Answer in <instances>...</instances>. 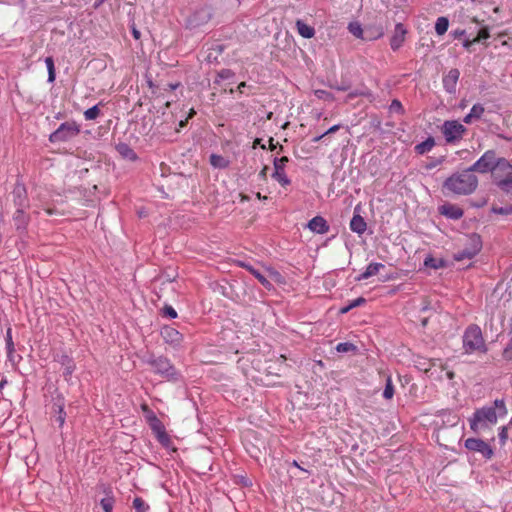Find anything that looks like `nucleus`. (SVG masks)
<instances>
[{"label": "nucleus", "instance_id": "bf43d9fd", "mask_svg": "<svg viewBox=\"0 0 512 512\" xmlns=\"http://www.w3.org/2000/svg\"><path fill=\"white\" fill-rule=\"evenodd\" d=\"M450 35L454 39H460L461 37L466 35V30H464V29H455V30L450 32Z\"/></svg>", "mask_w": 512, "mask_h": 512}, {"label": "nucleus", "instance_id": "774afa93", "mask_svg": "<svg viewBox=\"0 0 512 512\" xmlns=\"http://www.w3.org/2000/svg\"><path fill=\"white\" fill-rule=\"evenodd\" d=\"M510 34L511 32L509 30H505V31H502L500 32L497 37L498 38H503V37H510Z\"/></svg>", "mask_w": 512, "mask_h": 512}, {"label": "nucleus", "instance_id": "5fc2aeb1", "mask_svg": "<svg viewBox=\"0 0 512 512\" xmlns=\"http://www.w3.org/2000/svg\"><path fill=\"white\" fill-rule=\"evenodd\" d=\"M502 356L506 361L512 360V338L509 340L508 344L504 348Z\"/></svg>", "mask_w": 512, "mask_h": 512}, {"label": "nucleus", "instance_id": "e2e57ef3", "mask_svg": "<svg viewBox=\"0 0 512 512\" xmlns=\"http://www.w3.org/2000/svg\"><path fill=\"white\" fill-rule=\"evenodd\" d=\"M339 129H340V125L336 124V125L331 126L328 130H326L324 132V134H325V136L329 135V134H333V133L337 132Z\"/></svg>", "mask_w": 512, "mask_h": 512}, {"label": "nucleus", "instance_id": "c03bdc74", "mask_svg": "<svg viewBox=\"0 0 512 512\" xmlns=\"http://www.w3.org/2000/svg\"><path fill=\"white\" fill-rule=\"evenodd\" d=\"M216 74L221 81H229V83L233 82L236 75L231 69H221L220 71H217Z\"/></svg>", "mask_w": 512, "mask_h": 512}, {"label": "nucleus", "instance_id": "c85d7f7f", "mask_svg": "<svg viewBox=\"0 0 512 512\" xmlns=\"http://www.w3.org/2000/svg\"><path fill=\"white\" fill-rule=\"evenodd\" d=\"M209 163L213 168L226 169L230 165V161L222 155L211 154L209 157Z\"/></svg>", "mask_w": 512, "mask_h": 512}, {"label": "nucleus", "instance_id": "338daca9", "mask_svg": "<svg viewBox=\"0 0 512 512\" xmlns=\"http://www.w3.org/2000/svg\"><path fill=\"white\" fill-rule=\"evenodd\" d=\"M261 139L260 138H256L253 142V146L256 147V146H260L261 149H266V145L265 144H262L261 143Z\"/></svg>", "mask_w": 512, "mask_h": 512}, {"label": "nucleus", "instance_id": "6e6552de", "mask_svg": "<svg viewBox=\"0 0 512 512\" xmlns=\"http://www.w3.org/2000/svg\"><path fill=\"white\" fill-rule=\"evenodd\" d=\"M441 132L447 143L454 144L463 138L467 128L457 120H446L441 126Z\"/></svg>", "mask_w": 512, "mask_h": 512}, {"label": "nucleus", "instance_id": "603ef678", "mask_svg": "<svg viewBox=\"0 0 512 512\" xmlns=\"http://www.w3.org/2000/svg\"><path fill=\"white\" fill-rule=\"evenodd\" d=\"M491 212L494 214L507 216V215L512 214V205H508L505 207H498V206L493 205L491 207Z\"/></svg>", "mask_w": 512, "mask_h": 512}, {"label": "nucleus", "instance_id": "39448f33", "mask_svg": "<svg viewBox=\"0 0 512 512\" xmlns=\"http://www.w3.org/2000/svg\"><path fill=\"white\" fill-rule=\"evenodd\" d=\"M80 131V125L75 121H66L49 135V142L55 144L70 141L78 136Z\"/></svg>", "mask_w": 512, "mask_h": 512}, {"label": "nucleus", "instance_id": "c756f323", "mask_svg": "<svg viewBox=\"0 0 512 512\" xmlns=\"http://www.w3.org/2000/svg\"><path fill=\"white\" fill-rule=\"evenodd\" d=\"M502 172L506 177L512 175V164L504 157H497L495 162V171Z\"/></svg>", "mask_w": 512, "mask_h": 512}, {"label": "nucleus", "instance_id": "6e6d98bb", "mask_svg": "<svg viewBox=\"0 0 512 512\" xmlns=\"http://www.w3.org/2000/svg\"><path fill=\"white\" fill-rule=\"evenodd\" d=\"M432 365H434L433 360H424L423 362L419 361L417 367L423 370L424 372H428L431 369Z\"/></svg>", "mask_w": 512, "mask_h": 512}, {"label": "nucleus", "instance_id": "9b49d317", "mask_svg": "<svg viewBox=\"0 0 512 512\" xmlns=\"http://www.w3.org/2000/svg\"><path fill=\"white\" fill-rule=\"evenodd\" d=\"M64 408L65 398L58 390H56L52 396V413L54 421L58 424L59 428H62L65 423L67 414Z\"/></svg>", "mask_w": 512, "mask_h": 512}, {"label": "nucleus", "instance_id": "4d7b16f0", "mask_svg": "<svg viewBox=\"0 0 512 512\" xmlns=\"http://www.w3.org/2000/svg\"><path fill=\"white\" fill-rule=\"evenodd\" d=\"M445 160L444 156H441L439 158L433 159L430 163L426 164V169L431 170L435 168L436 166L442 164Z\"/></svg>", "mask_w": 512, "mask_h": 512}, {"label": "nucleus", "instance_id": "5701e85b", "mask_svg": "<svg viewBox=\"0 0 512 512\" xmlns=\"http://www.w3.org/2000/svg\"><path fill=\"white\" fill-rule=\"evenodd\" d=\"M356 210L357 208L355 209L354 215L350 221V229L354 233L362 235L367 229V224L364 218L360 214L356 213Z\"/></svg>", "mask_w": 512, "mask_h": 512}, {"label": "nucleus", "instance_id": "4468645a", "mask_svg": "<svg viewBox=\"0 0 512 512\" xmlns=\"http://www.w3.org/2000/svg\"><path fill=\"white\" fill-rule=\"evenodd\" d=\"M160 335L164 342L174 349L181 347L183 342V335L174 327L164 325L160 330Z\"/></svg>", "mask_w": 512, "mask_h": 512}, {"label": "nucleus", "instance_id": "393cba45", "mask_svg": "<svg viewBox=\"0 0 512 512\" xmlns=\"http://www.w3.org/2000/svg\"><path fill=\"white\" fill-rule=\"evenodd\" d=\"M484 112V106L480 103H476L472 106L470 112L463 118V122L465 124H471L474 120L480 119Z\"/></svg>", "mask_w": 512, "mask_h": 512}, {"label": "nucleus", "instance_id": "8fccbe9b", "mask_svg": "<svg viewBox=\"0 0 512 512\" xmlns=\"http://www.w3.org/2000/svg\"><path fill=\"white\" fill-rule=\"evenodd\" d=\"M363 96V97H371L372 92L369 89H356L354 91H351L347 95V100L354 99L356 97Z\"/></svg>", "mask_w": 512, "mask_h": 512}, {"label": "nucleus", "instance_id": "79ce46f5", "mask_svg": "<svg viewBox=\"0 0 512 512\" xmlns=\"http://www.w3.org/2000/svg\"><path fill=\"white\" fill-rule=\"evenodd\" d=\"M133 508L135 512H148L150 506L141 497H135L133 500Z\"/></svg>", "mask_w": 512, "mask_h": 512}, {"label": "nucleus", "instance_id": "72a5a7b5", "mask_svg": "<svg viewBox=\"0 0 512 512\" xmlns=\"http://www.w3.org/2000/svg\"><path fill=\"white\" fill-rule=\"evenodd\" d=\"M45 64L48 71V83H54L56 79V70H55V63L52 56H48L45 58Z\"/></svg>", "mask_w": 512, "mask_h": 512}, {"label": "nucleus", "instance_id": "a18cd8bd", "mask_svg": "<svg viewBox=\"0 0 512 512\" xmlns=\"http://www.w3.org/2000/svg\"><path fill=\"white\" fill-rule=\"evenodd\" d=\"M393 395H394V386H393L391 377L388 376L386 379L385 388L383 391V397L386 400H389V399L393 398Z\"/></svg>", "mask_w": 512, "mask_h": 512}, {"label": "nucleus", "instance_id": "2eb2a0df", "mask_svg": "<svg viewBox=\"0 0 512 512\" xmlns=\"http://www.w3.org/2000/svg\"><path fill=\"white\" fill-rule=\"evenodd\" d=\"M460 71L457 68L450 69L443 75L442 84L444 90L451 95H455L457 91V83L459 81Z\"/></svg>", "mask_w": 512, "mask_h": 512}, {"label": "nucleus", "instance_id": "473e14b6", "mask_svg": "<svg viewBox=\"0 0 512 512\" xmlns=\"http://www.w3.org/2000/svg\"><path fill=\"white\" fill-rule=\"evenodd\" d=\"M449 28V19L445 16L438 17L435 23V32L437 35H444Z\"/></svg>", "mask_w": 512, "mask_h": 512}, {"label": "nucleus", "instance_id": "f704fd0d", "mask_svg": "<svg viewBox=\"0 0 512 512\" xmlns=\"http://www.w3.org/2000/svg\"><path fill=\"white\" fill-rule=\"evenodd\" d=\"M365 303H366V299L364 297H358V298L350 301L347 305L341 307L339 312L341 314H346L349 311H351L352 309H354L356 307H360V306L364 305Z\"/></svg>", "mask_w": 512, "mask_h": 512}, {"label": "nucleus", "instance_id": "423d86ee", "mask_svg": "<svg viewBox=\"0 0 512 512\" xmlns=\"http://www.w3.org/2000/svg\"><path fill=\"white\" fill-rule=\"evenodd\" d=\"M213 13L209 6H202L195 9L185 20V28L197 30L208 24L212 19Z\"/></svg>", "mask_w": 512, "mask_h": 512}, {"label": "nucleus", "instance_id": "58836bf2", "mask_svg": "<svg viewBox=\"0 0 512 512\" xmlns=\"http://www.w3.org/2000/svg\"><path fill=\"white\" fill-rule=\"evenodd\" d=\"M103 105L102 102L88 108L86 111H84V118L85 120H95L99 117L101 114L99 106Z\"/></svg>", "mask_w": 512, "mask_h": 512}, {"label": "nucleus", "instance_id": "c9c22d12", "mask_svg": "<svg viewBox=\"0 0 512 512\" xmlns=\"http://www.w3.org/2000/svg\"><path fill=\"white\" fill-rule=\"evenodd\" d=\"M157 441L166 449L172 448L173 451H176V448L172 447V440L166 430L163 432L157 434L156 436Z\"/></svg>", "mask_w": 512, "mask_h": 512}, {"label": "nucleus", "instance_id": "9d476101", "mask_svg": "<svg viewBox=\"0 0 512 512\" xmlns=\"http://www.w3.org/2000/svg\"><path fill=\"white\" fill-rule=\"evenodd\" d=\"M464 446L469 451L480 453L485 459H491L494 455L491 445L480 438H468Z\"/></svg>", "mask_w": 512, "mask_h": 512}, {"label": "nucleus", "instance_id": "7ed1b4c3", "mask_svg": "<svg viewBox=\"0 0 512 512\" xmlns=\"http://www.w3.org/2000/svg\"><path fill=\"white\" fill-rule=\"evenodd\" d=\"M142 362L152 367L155 374L169 382L177 383L183 379L181 372L164 355L156 356L154 353L147 352L142 358Z\"/></svg>", "mask_w": 512, "mask_h": 512}, {"label": "nucleus", "instance_id": "ddd939ff", "mask_svg": "<svg viewBox=\"0 0 512 512\" xmlns=\"http://www.w3.org/2000/svg\"><path fill=\"white\" fill-rule=\"evenodd\" d=\"M53 360L61 365L63 368L62 375L68 382L76 369V363L74 359L66 352H57L53 355Z\"/></svg>", "mask_w": 512, "mask_h": 512}, {"label": "nucleus", "instance_id": "37998d69", "mask_svg": "<svg viewBox=\"0 0 512 512\" xmlns=\"http://www.w3.org/2000/svg\"><path fill=\"white\" fill-rule=\"evenodd\" d=\"M5 342H6V350H7V356L9 359H11V353L15 352L14 343L12 340V330L11 328H8L5 335Z\"/></svg>", "mask_w": 512, "mask_h": 512}, {"label": "nucleus", "instance_id": "cd10ccee", "mask_svg": "<svg viewBox=\"0 0 512 512\" xmlns=\"http://www.w3.org/2000/svg\"><path fill=\"white\" fill-rule=\"evenodd\" d=\"M424 266L431 269H442L448 266V262L443 258H435L432 255H428L424 259Z\"/></svg>", "mask_w": 512, "mask_h": 512}, {"label": "nucleus", "instance_id": "1a4fd4ad", "mask_svg": "<svg viewBox=\"0 0 512 512\" xmlns=\"http://www.w3.org/2000/svg\"><path fill=\"white\" fill-rule=\"evenodd\" d=\"M496 151L495 150H487L475 163H473L469 168L474 172H478L481 174L494 173L495 172V162H496Z\"/></svg>", "mask_w": 512, "mask_h": 512}, {"label": "nucleus", "instance_id": "2f4dec72", "mask_svg": "<svg viewBox=\"0 0 512 512\" xmlns=\"http://www.w3.org/2000/svg\"><path fill=\"white\" fill-rule=\"evenodd\" d=\"M434 146H435V139H434V137L429 136L428 138H426V140L417 144L414 147V150L417 154L423 155V154L431 151Z\"/></svg>", "mask_w": 512, "mask_h": 512}, {"label": "nucleus", "instance_id": "13d9d810", "mask_svg": "<svg viewBox=\"0 0 512 512\" xmlns=\"http://www.w3.org/2000/svg\"><path fill=\"white\" fill-rule=\"evenodd\" d=\"M499 440H500V443L503 445L505 444L507 438H508V429L506 426H502L500 428V431H499Z\"/></svg>", "mask_w": 512, "mask_h": 512}, {"label": "nucleus", "instance_id": "3c124183", "mask_svg": "<svg viewBox=\"0 0 512 512\" xmlns=\"http://www.w3.org/2000/svg\"><path fill=\"white\" fill-rule=\"evenodd\" d=\"M314 94L320 100L329 101V102L334 100L333 94L330 93L329 91H326V90H323V89L315 90Z\"/></svg>", "mask_w": 512, "mask_h": 512}, {"label": "nucleus", "instance_id": "e433bc0d", "mask_svg": "<svg viewBox=\"0 0 512 512\" xmlns=\"http://www.w3.org/2000/svg\"><path fill=\"white\" fill-rule=\"evenodd\" d=\"M336 351L339 353H356L358 351V347L351 342H341L336 345Z\"/></svg>", "mask_w": 512, "mask_h": 512}, {"label": "nucleus", "instance_id": "864d4df0", "mask_svg": "<svg viewBox=\"0 0 512 512\" xmlns=\"http://www.w3.org/2000/svg\"><path fill=\"white\" fill-rule=\"evenodd\" d=\"M330 88L338 90V91H347L351 88L350 81L342 80L341 83H334L329 85Z\"/></svg>", "mask_w": 512, "mask_h": 512}, {"label": "nucleus", "instance_id": "a19ab883", "mask_svg": "<svg viewBox=\"0 0 512 512\" xmlns=\"http://www.w3.org/2000/svg\"><path fill=\"white\" fill-rule=\"evenodd\" d=\"M149 427L155 436L165 430L164 424L156 415H153L151 423H149Z\"/></svg>", "mask_w": 512, "mask_h": 512}, {"label": "nucleus", "instance_id": "0e129e2a", "mask_svg": "<svg viewBox=\"0 0 512 512\" xmlns=\"http://www.w3.org/2000/svg\"><path fill=\"white\" fill-rule=\"evenodd\" d=\"M269 167L268 166H264L262 168V170L259 172L258 176L260 179H263L265 180L266 179V175H267V171H268Z\"/></svg>", "mask_w": 512, "mask_h": 512}, {"label": "nucleus", "instance_id": "412c9836", "mask_svg": "<svg viewBox=\"0 0 512 512\" xmlns=\"http://www.w3.org/2000/svg\"><path fill=\"white\" fill-rule=\"evenodd\" d=\"M308 228L317 234H325L329 231V225L322 216H315L308 222Z\"/></svg>", "mask_w": 512, "mask_h": 512}, {"label": "nucleus", "instance_id": "f257e3e1", "mask_svg": "<svg viewBox=\"0 0 512 512\" xmlns=\"http://www.w3.org/2000/svg\"><path fill=\"white\" fill-rule=\"evenodd\" d=\"M478 187V177L470 168L457 171L450 175L442 184L444 195H471Z\"/></svg>", "mask_w": 512, "mask_h": 512}, {"label": "nucleus", "instance_id": "ea45409f", "mask_svg": "<svg viewBox=\"0 0 512 512\" xmlns=\"http://www.w3.org/2000/svg\"><path fill=\"white\" fill-rule=\"evenodd\" d=\"M348 30L353 36L364 40V26L357 22H351L348 25Z\"/></svg>", "mask_w": 512, "mask_h": 512}, {"label": "nucleus", "instance_id": "bb28decb", "mask_svg": "<svg viewBox=\"0 0 512 512\" xmlns=\"http://www.w3.org/2000/svg\"><path fill=\"white\" fill-rule=\"evenodd\" d=\"M103 492L105 493L106 497L101 499L100 505L104 512H112L115 503L112 489L110 487H104Z\"/></svg>", "mask_w": 512, "mask_h": 512}, {"label": "nucleus", "instance_id": "49530a36", "mask_svg": "<svg viewBox=\"0 0 512 512\" xmlns=\"http://www.w3.org/2000/svg\"><path fill=\"white\" fill-rule=\"evenodd\" d=\"M490 37V29L488 26H483L478 31V34L473 38V42L481 43Z\"/></svg>", "mask_w": 512, "mask_h": 512}, {"label": "nucleus", "instance_id": "09e8293b", "mask_svg": "<svg viewBox=\"0 0 512 512\" xmlns=\"http://www.w3.org/2000/svg\"><path fill=\"white\" fill-rule=\"evenodd\" d=\"M161 316L164 318L175 319L177 318L178 314L177 311L171 305L166 304L161 309Z\"/></svg>", "mask_w": 512, "mask_h": 512}, {"label": "nucleus", "instance_id": "a878e982", "mask_svg": "<svg viewBox=\"0 0 512 512\" xmlns=\"http://www.w3.org/2000/svg\"><path fill=\"white\" fill-rule=\"evenodd\" d=\"M385 266L382 263L372 262L367 267L366 270L356 277L357 281L366 280L376 274L379 273L380 269H383Z\"/></svg>", "mask_w": 512, "mask_h": 512}, {"label": "nucleus", "instance_id": "4c0bfd02", "mask_svg": "<svg viewBox=\"0 0 512 512\" xmlns=\"http://www.w3.org/2000/svg\"><path fill=\"white\" fill-rule=\"evenodd\" d=\"M497 187L505 192L506 194H509L512 192V174L509 177H505L504 179H501L499 181H496Z\"/></svg>", "mask_w": 512, "mask_h": 512}, {"label": "nucleus", "instance_id": "de8ad7c7", "mask_svg": "<svg viewBox=\"0 0 512 512\" xmlns=\"http://www.w3.org/2000/svg\"><path fill=\"white\" fill-rule=\"evenodd\" d=\"M389 111L391 113H396V114H400V115L405 114V109H404L402 103L398 99H393L391 101V104L389 105Z\"/></svg>", "mask_w": 512, "mask_h": 512}, {"label": "nucleus", "instance_id": "20e7f679", "mask_svg": "<svg viewBox=\"0 0 512 512\" xmlns=\"http://www.w3.org/2000/svg\"><path fill=\"white\" fill-rule=\"evenodd\" d=\"M463 347L467 353L474 351L486 352L487 348L479 326L470 325L467 327L463 335Z\"/></svg>", "mask_w": 512, "mask_h": 512}, {"label": "nucleus", "instance_id": "7c9ffc66", "mask_svg": "<svg viewBox=\"0 0 512 512\" xmlns=\"http://www.w3.org/2000/svg\"><path fill=\"white\" fill-rule=\"evenodd\" d=\"M296 28H297V31L298 33L305 39H310L312 37H314L315 35V29L314 27L306 24L304 21L302 20H297L296 21Z\"/></svg>", "mask_w": 512, "mask_h": 512}, {"label": "nucleus", "instance_id": "dca6fc26", "mask_svg": "<svg viewBox=\"0 0 512 512\" xmlns=\"http://www.w3.org/2000/svg\"><path fill=\"white\" fill-rule=\"evenodd\" d=\"M438 212L440 215L451 220H459L464 215V210L462 208L448 202L440 205L438 207Z\"/></svg>", "mask_w": 512, "mask_h": 512}, {"label": "nucleus", "instance_id": "f3484780", "mask_svg": "<svg viewBox=\"0 0 512 512\" xmlns=\"http://www.w3.org/2000/svg\"><path fill=\"white\" fill-rule=\"evenodd\" d=\"M407 30L402 23L395 25L394 33L390 39V46L393 51H397L404 43Z\"/></svg>", "mask_w": 512, "mask_h": 512}, {"label": "nucleus", "instance_id": "6ab92c4d", "mask_svg": "<svg viewBox=\"0 0 512 512\" xmlns=\"http://www.w3.org/2000/svg\"><path fill=\"white\" fill-rule=\"evenodd\" d=\"M237 266L246 269L249 273H251L265 288L271 289L272 283L256 268H254L250 263L238 260L236 261Z\"/></svg>", "mask_w": 512, "mask_h": 512}, {"label": "nucleus", "instance_id": "4be33fe9", "mask_svg": "<svg viewBox=\"0 0 512 512\" xmlns=\"http://www.w3.org/2000/svg\"><path fill=\"white\" fill-rule=\"evenodd\" d=\"M14 225L17 231L24 232L29 223V216L24 212V208H17L13 215Z\"/></svg>", "mask_w": 512, "mask_h": 512}, {"label": "nucleus", "instance_id": "aec40b11", "mask_svg": "<svg viewBox=\"0 0 512 512\" xmlns=\"http://www.w3.org/2000/svg\"><path fill=\"white\" fill-rule=\"evenodd\" d=\"M384 35V28L381 24H366L364 25V40L373 41L381 38Z\"/></svg>", "mask_w": 512, "mask_h": 512}, {"label": "nucleus", "instance_id": "052dcab7", "mask_svg": "<svg viewBox=\"0 0 512 512\" xmlns=\"http://www.w3.org/2000/svg\"><path fill=\"white\" fill-rule=\"evenodd\" d=\"M131 34L135 40H139L141 38V32L136 28L135 24L131 26Z\"/></svg>", "mask_w": 512, "mask_h": 512}, {"label": "nucleus", "instance_id": "f8f14e48", "mask_svg": "<svg viewBox=\"0 0 512 512\" xmlns=\"http://www.w3.org/2000/svg\"><path fill=\"white\" fill-rule=\"evenodd\" d=\"M288 162L289 158L287 156H282L281 158L275 157L273 160L274 171L271 177L283 187L291 184V180L285 173V166Z\"/></svg>", "mask_w": 512, "mask_h": 512}, {"label": "nucleus", "instance_id": "b1692460", "mask_svg": "<svg viewBox=\"0 0 512 512\" xmlns=\"http://www.w3.org/2000/svg\"><path fill=\"white\" fill-rule=\"evenodd\" d=\"M116 151L121 155L123 159L129 160V161H136L138 159L137 154L135 151L124 142H120L115 147Z\"/></svg>", "mask_w": 512, "mask_h": 512}, {"label": "nucleus", "instance_id": "69168bd1", "mask_svg": "<svg viewBox=\"0 0 512 512\" xmlns=\"http://www.w3.org/2000/svg\"><path fill=\"white\" fill-rule=\"evenodd\" d=\"M475 43H476V42H473V39H472V40H470V39H465V40L463 41V47H464L465 49H470V47H471L473 44H475Z\"/></svg>", "mask_w": 512, "mask_h": 512}, {"label": "nucleus", "instance_id": "680f3d73", "mask_svg": "<svg viewBox=\"0 0 512 512\" xmlns=\"http://www.w3.org/2000/svg\"><path fill=\"white\" fill-rule=\"evenodd\" d=\"M239 483H241L245 487H249L252 485V482L246 476H239Z\"/></svg>", "mask_w": 512, "mask_h": 512}, {"label": "nucleus", "instance_id": "f03ea898", "mask_svg": "<svg viewBox=\"0 0 512 512\" xmlns=\"http://www.w3.org/2000/svg\"><path fill=\"white\" fill-rule=\"evenodd\" d=\"M506 414L504 399H496L492 406H484L475 410L470 419V428L473 432L478 433L479 428L485 427L487 424H496L498 417H504Z\"/></svg>", "mask_w": 512, "mask_h": 512}, {"label": "nucleus", "instance_id": "0eeeda50", "mask_svg": "<svg viewBox=\"0 0 512 512\" xmlns=\"http://www.w3.org/2000/svg\"><path fill=\"white\" fill-rule=\"evenodd\" d=\"M483 242L478 233H471L468 235V243L465 248L454 254L455 261H462L464 259H472L482 250Z\"/></svg>", "mask_w": 512, "mask_h": 512}, {"label": "nucleus", "instance_id": "a211bd4d", "mask_svg": "<svg viewBox=\"0 0 512 512\" xmlns=\"http://www.w3.org/2000/svg\"><path fill=\"white\" fill-rule=\"evenodd\" d=\"M13 202L17 208H25L28 205L26 187L21 183H16L12 191Z\"/></svg>", "mask_w": 512, "mask_h": 512}]
</instances>
